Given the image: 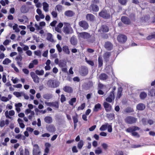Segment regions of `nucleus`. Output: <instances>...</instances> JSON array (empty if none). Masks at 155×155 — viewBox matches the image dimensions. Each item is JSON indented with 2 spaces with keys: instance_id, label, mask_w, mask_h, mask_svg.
I'll return each mask as SVG.
<instances>
[{
  "instance_id": "4",
  "label": "nucleus",
  "mask_w": 155,
  "mask_h": 155,
  "mask_svg": "<svg viewBox=\"0 0 155 155\" xmlns=\"http://www.w3.org/2000/svg\"><path fill=\"white\" fill-rule=\"evenodd\" d=\"M58 66L61 68L62 72L68 73L67 62L63 60H60L59 61Z\"/></svg>"
},
{
  "instance_id": "1",
  "label": "nucleus",
  "mask_w": 155,
  "mask_h": 155,
  "mask_svg": "<svg viewBox=\"0 0 155 155\" xmlns=\"http://www.w3.org/2000/svg\"><path fill=\"white\" fill-rule=\"evenodd\" d=\"M140 130V127L136 126H133L127 129L126 131L128 133H131L133 136L139 137L140 136L139 134L135 131Z\"/></svg>"
},
{
  "instance_id": "30",
  "label": "nucleus",
  "mask_w": 155,
  "mask_h": 155,
  "mask_svg": "<svg viewBox=\"0 0 155 155\" xmlns=\"http://www.w3.org/2000/svg\"><path fill=\"white\" fill-rule=\"evenodd\" d=\"M71 43L73 45H75L77 44V39L74 37H71L70 39Z\"/></svg>"
},
{
  "instance_id": "10",
  "label": "nucleus",
  "mask_w": 155,
  "mask_h": 155,
  "mask_svg": "<svg viewBox=\"0 0 155 155\" xmlns=\"http://www.w3.org/2000/svg\"><path fill=\"white\" fill-rule=\"evenodd\" d=\"M79 36L80 38L84 39H88L91 37V35L90 34L85 32L79 33Z\"/></svg>"
},
{
  "instance_id": "23",
  "label": "nucleus",
  "mask_w": 155,
  "mask_h": 155,
  "mask_svg": "<svg viewBox=\"0 0 155 155\" xmlns=\"http://www.w3.org/2000/svg\"><path fill=\"white\" fill-rule=\"evenodd\" d=\"M145 108V106L144 104L142 103H140L137 105V109L139 110H143Z\"/></svg>"
},
{
  "instance_id": "24",
  "label": "nucleus",
  "mask_w": 155,
  "mask_h": 155,
  "mask_svg": "<svg viewBox=\"0 0 155 155\" xmlns=\"http://www.w3.org/2000/svg\"><path fill=\"white\" fill-rule=\"evenodd\" d=\"M101 104L99 103H97L94 106V107L93 109V111L94 112H97L99 110H101Z\"/></svg>"
},
{
  "instance_id": "27",
  "label": "nucleus",
  "mask_w": 155,
  "mask_h": 155,
  "mask_svg": "<svg viewBox=\"0 0 155 155\" xmlns=\"http://www.w3.org/2000/svg\"><path fill=\"white\" fill-rule=\"evenodd\" d=\"M64 15L67 17H71L74 15V13L72 11L68 10L65 12Z\"/></svg>"
},
{
  "instance_id": "17",
  "label": "nucleus",
  "mask_w": 155,
  "mask_h": 155,
  "mask_svg": "<svg viewBox=\"0 0 155 155\" xmlns=\"http://www.w3.org/2000/svg\"><path fill=\"white\" fill-rule=\"evenodd\" d=\"M30 75L32 78L33 79L35 83H39V78L37 75L35 74L34 72H31L30 73Z\"/></svg>"
},
{
  "instance_id": "51",
  "label": "nucleus",
  "mask_w": 155,
  "mask_h": 155,
  "mask_svg": "<svg viewBox=\"0 0 155 155\" xmlns=\"http://www.w3.org/2000/svg\"><path fill=\"white\" fill-rule=\"evenodd\" d=\"M85 107V104L83 103L80 106H79L78 108V110H83Z\"/></svg>"
},
{
  "instance_id": "5",
  "label": "nucleus",
  "mask_w": 155,
  "mask_h": 155,
  "mask_svg": "<svg viewBox=\"0 0 155 155\" xmlns=\"http://www.w3.org/2000/svg\"><path fill=\"white\" fill-rule=\"evenodd\" d=\"M137 120V118L131 116H127L124 119V121L126 123L130 124L135 123Z\"/></svg>"
},
{
  "instance_id": "58",
  "label": "nucleus",
  "mask_w": 155,
  "mask_h": 155,
  "mask_svg": "<svg viewBox=\"0 0 155 155\" xmlns=\"http://www.w3.org/2000/svg\"><path fill=\"white\" fill-rule=\"evenodd\" d=\"M93 83L92 81H89L87 84V85L88 88H90L93 86Z\"/></svg>"
},
{
  "instance_id": "9",
  "label": "nucleus",
  "mask_w": 155,
  "mask_h": 155,
  "mask_svg": "<svg viewBox=\"0 0 155 155\" xmlns=\"http://www.w3.org/2000/svg\"><path fill=\"white\" fill-rule=\"evenodd\" d=\"M86 18L88 21L94 22L95 21L96 17L93 15L91 13H88L86 15Z\"/></svg>"
},
{
  "instance_id": "19",
  "label": "nucleus",
  "mask_w": 155,
  "mask_h": 155,
  "mask_svg": "<svg viewBox=\"0 0 155 155\" xmlns=\"http://www.w3.org/2000/svg\"><path fill=\"white\" fill-rule=\"evenodd\" d=\"M111 55V52H106L103 54V57L105 61L106 62H108L109 60V58Z\"/></svg>"
},
{
  "instance_id": "36",
  "label": "nucleus",
  "mask_w": 155,
  "mask_h": 155,
  "mask_svg": "<svg viewBox=\"0 0 155 155\" xmlns=\"http://www.w3.org/2000/svg\"><path fill=\"white\" fill-rule=\"evenodd\" d=\"M146 39L147 40H150L152 39H155V32L152 33L150 35L147 36L146 38Z\"/></svg>"
},
{
  "instance_id": "42",
  "label": "nucleus",
  "mask_w": 155,
  "mask_h": 155,
  "mask_svg": "<svg viewBox=\"0 0 155 155\" xmlns=\"http://www.w3.org/2000/svg\"><path fill=\"white\" fill-rule=\"evenodd\" d=\"M149 95L152 97L155 96V88H153L150 91Z\"/></svg>"
},
{
  "instance_id": "6",
  "label": "nucleus",
  "mask_w": 155,
  "mask_h": 155,
  "mask_svg": "<svg viewBox=\"0 0 155 155\" xmlns=\"http://www.w3.org/2000/svg\"><path fill=\"white\" fill-rule=\"evenodd\" d=\"M117 39L119 43H124L126 41L127 37L126 35H124L119 34L117 36Z\"/></svg>"
},
{
  "instance_id": "15",
  "label": "nucleus",
  "mask_w": 155,
  "mask_h": 155,
  "mask_svg": "<svg viewBox=\"0 0 155 155\" xmlns=\"http://www.w3.org/2000/svg\"><path fill=\"white\" fill-rule=\"evenodd\" d=\"M89 8L93 12H97L99 9L98 6L94 4H91Z\"/></svg>"
},
{
  "instance_id": "57",
  "label": "nucleus",
  "mask_w": 155,
  "mask_h": 155,
  "mask_svg": "<svg viewBox=\"0 0 155 155\" xmlns=\"http://www.w3.org/2000/svg\"><path fill=\"white\" fill-rule=\"evenodd\" d=\"M56 48L59 52L60 53L62 51V48L60 46V45L58 44L56 45Z\"/></svg>"
},
{
  "instance_id": "64",
  "label": "nucleus",
  "mask_w": 155,
  "mask_h": 155,
  "mask_svg": "<svg viewBox=\"0 0 155 155\" xmlns=\"http://www.w3.org/2000/svg\"><path fill=\"white\" fill-rule=\"evenodd\" d=\"M57 23V21L56 20H54L50 23V25L52 27H54L55 26Z\"/></svg>"
},
{
  "instance_id": "26",
  "label": "nucleus",
  "mask_w": 155,
  "mask_h": 155,
  "mask_svg": "<svg viewBox=\"0 0 155 155\" xmlns=\"http://www.w3.org/2000/svg\"><path fill=\"white\" fill-rule=\"evenodd\" d=\"M100 79L102 81L105 80L108 78V75L105 73H102L99 76Z\"/></svg>"
},
{
  "instance_id": "54",
  "label": "nucleus",
  "mask_w": 155,
  "mask_h": 155,
  "mask_svg": "<svg viewBox=\"0 0 155 155\" xmlns=\"http://www.w3.org/2000/svg\"><path fill=\"white\" fill-rule=\"evenodd\" d=\"M101 146L103 149L105 150H107L108 147V145L107 144L105 143H102L101 144Z\"/></svg>"
},
{
  "instance_id": "29",
  "label": "nucleus",
  "mask_w": 155,
  "mask_h": 155,
  "mask_svg": "<svg viewBox=\"0 0 155 155\" xmlns=\"http://www.w3.org/2000/svg\"><path fill=\"white\" fill-rule=\"evenodd\" d=\"M44 120L46 123L50 124L52 122V119L50 116H46L44 118Z\"/></svg>"
},
{
  "instance_id": "33",
  "label": "nucleus",
  "mask_w": 155,
  "mask_h": 155,
  "mask_svg": "<svg viewBox=\"0 0 155 155\" xmlns=\"http://www.w3.org/2000/svg\"><path fill=\"white\" fill-rule=\"evenodd\" d=\"M122 88L120 87L118 88L117 98L119 99L122 95Z\"/></svg>"
},
{
  "instance_id": "44",
  "label": "nucleus",
  "mask_w": 155,
  "mask_h": 155,
  "mask_svg": "<svg viewBox=\"0 0 155 155\" xmlns=\"http://www.w3.org/2000/svg\"><path fill=\"white\" fill-rule=\"evenodd\" d=\"M76 101V98L75 97H73L71 98L69 101V104L71 106L73 105L74 103Z\"/></svg>"
},
{
  "instance_id": "13",
  "label": "nucleus",
  "mask_w": 155,
  "mask_h": 155,
  "mask_svg": "<svg viewBox=\"0 0 155 155\" xmlns=\"http://www.w3.org/2000/svg\"><path fill=\"white\" fill-rule=\"evenodd\" d=\"M121 20L122 22L125 25H130L131 23L130 19L126 16H122Z\"/></svg>"
},
{
  "instance_id": "48",
  "label": "nucleus",
  "mask_w": 155,
  "mask_h": 155,
  "mask_svg": "<svg viewBox=\"0 0 155 155\" xmlns=\"http://www.w3.org/2000/svg\"><path fill=\"white\" fill-rule=\"evenodd\" d=\"M11 62V60L8 58H5L2 62L4 64H7Z\"/></svg>"
},
{
  "instance_id": "20",
  "label": "nucleus",
  "mask_w": 155,
  "mask_h": 155,
  "mask_svg": "<svg viewBox=\"0 0 155 155\" xmlns=\"http://www.w3.org/2000/svg\"><path fill=\"white\" fill-rule=\"evenodd\" d=\"M46 128L48 131L50 132H54L55 131V128L53 124L47 125Z\"/></svg>"
},
{
  "instance_id": "46",
  "label": "nucleus",
  "mask_w": 155,
  "mask_h": 155,
  "mask_svg": "<svg viewBox=\"0 0 155 155\" xmlns=\"http://www.w3.org/2000/svg\"><path fill=\"white\" fill-rule=\"evenodd\" d=\"M18 25L16 24H15V25L13 27V29L15 30L16 32H18L20 31L18 27Z\"/></svg>"
},
{
  "instance_id": "18",
  "label": "nucleus",
  "mask_w": 155,
  "mask_h": 155,
  "mask_svg": "<svg viewBox=\"0 0 155 155\" xmlns=\"http://www.w3.org/2000/svg\"><path fill=\"white\" fill-rule=\"evenodd\" d=\"M81 74L82 76L86 75L88 73V70L87 69L84 67H81L80 71Z\"/></svg>"
},
{
  "instance_id": "21",
  "label": "nucleus",
  "mask_w": 155,
  "mask_h": 155,
  "mask_svg": "<svg viewBox=\"0 0 155 155\" xmlns=\"http://www.w3.org/2000/svg\"><path fill=\"white\" fill-rule=\"evenodd\" d=\"M78 115L77 113L75 114V115L72 116V119L73 120L74 128L75 129L77 126V123L78 121Z\"/></svg>"
},
{
  "instance_id": "55",
  "label": "nucleus",
  "mask_w": 155,
  "mask_h": 155,
  "mask_svg": "<svg viewBox=\"0 0 155 155\" xmlns=\"http://www.w3.org/2000/svg\"><path fill=\"white\" fill-rule=\"evenodd\" d=\"M62 6L60 5H57L55 7L56 8L58 11H60L62 9Z\"/></svg>"
},
{
  "instance_id": "37",
  "label": "nucleus",
  "mask_w": 155,
  "mask_h": 155,
  "mask_svg": "<svg viewBox=\"0 0 155 155\" xmlns=\"http://www.w3.org/2000/svg\"><path fill=\"white\" fill-rule=\"evenodd\" d=\"M21 10L22 13H25L27 12L28 10L27 9L26 6L25 5L22 6L21 8Z\"/></svg>"
},
{
  "instance_id": "31",
  "label": "nucleus",
  "mask_w": 155,
  "mask_h": 155,
  "mask_svg": "<svg viewBox=\"0 0 155 155\" xmlns=\"http://www.w3.org/2000/svg\"><path fill=\"white\" fill-rule=\"evenodd\" d=\"M94 152L97 155L103 153L101 148L100 147H97V149L94 150Z\"/></svg>"
},
{
  "instance_id": "22",
  "label": "nucleus",
  "mask_w": 155,
  "mask_h": 155,
  "mask_svg": "<svg viewBox=\"0 0 155 155\" xmlns=\"http://www.w3.org/2000/svg\"><path fill=\"white\" fill-rule=\"evenodd\" d=\"M63 90L65 92L70 94L72 93L73 91L72 88L69 86H65L63 87Z\"/></svg>"
},
{
  "instance_id": "7",
  "label": "nucleus",
  "mask_w": 155,
  "mask_h": 155,
  "mask_svg": "<svg viewBox=\"0 0 155 155\" xmlns=\"http://www.w3.org/2000/svg\"><path fill=\"white\" fill-rule=\"evenodd\" d=\"M45 104L48 106L52 107L56 109L59 108V102L57 101L50 102H45Z\"/></svg>"
},
{
  "instance_id": "34",
  "label": "nucleus",
  "mask_w": 155,
  "mask_h": 155,
  "mask_svg": "<svg viewBox=\"0 0 155 155\" xmlns=\"http://www.w3.org/2000/svg\"><path fill=\"white\" fill-rule=\"evenodd\" d=\"M47 39L48 40L51 42H54V40L52 38V35L51 33H48V34Z\"/></svg>"
},
{
  "instance_id": "52",
  "label": "nucleus",
  "mask_w": 155,
  "mask_h": 155,
  "mask_svg": "<svg viewBox=\"0 0 155 155\" xmlns=\"http://www.w3.org/2000/svg\"><path fill=\"white\" fill-rule=\"evenodd\" d=\"M66 101V98L64 95L62 94L61 95L60 101L61 103H63Z\"/></svg>"
},
{
  "instance_id": "14",
  "label": "nucleus",
  "mask_w": 155,
  "mask_h": 155,
  "mask_svg": "<svg viewBox=\"0 0 155 155\" xmlns=\"http://www.w3.org/2000/svg\"><path fill=\"white\" fill-rule=\"evenodd\" d=\"M103 106L105 111L107 112H109L112 110V107L110 104L106 102H104Z\"/></svg>"
},
{
  "instance_id": "62",
  "label": "nucleus",
  "mask_w": 155,
  "mask_h": 155,
  "mask_svg": "<svg viewBox=\"0 0 155 155\" xmlns=\"http://www.w3.org/2000/svg\"><path fill=\"white\" fill-rule=\"evenodd\" d=\"M14 94L16 97H19L21 96V94L18 92H15L14 93Z\"/></svg>"
},
{
  "instance_id": "47",
  "label": "nucleus",
  "mask_w": 155,
  "mask_h": 155,
  "mask_svg": "<svg viewBox=\"0 0 155 155\" xmlns=\"http://www.w3.org/2000/svg\"><path fill=\"white\" fill-rule=\"evenodd\" d=\"M86 61L89 64L91 65V66H93L94 65V62L93 61L91 60H88L87 58H85Z\"/></svg>"
},
{
  "instance_id": "41",
  "label": "nucleus",
  "mask_w": 155,
  "mask_h": 155,
  "mask_svg": "<svg viewBox=\"0 0 155 155\" xmlns=\"http://www.w3.org/2000/svg\"><path fill=\"white\" fill-rule=\"evenodd\" d=\"M83 145H84L83 141L82 140H81L78 143V147L79 149L81 150L82 148Z\"/></svg>"
},
{
  "instance_id": "11",
  "label": "nucleus",
  "mask_w": 155,
  "mask_h": 155,
  "mask_svg": "<svg viewBox=\"0 0 155 155\" xmlns=\"http://www.w3.org/2000/svg\"><path fill=\"white\" fill-rule=\"evenodd\" d=\"M114 99V91H112L110 93L108 97L106 98V101L109 103H111Z\"/></svg>"
},
{
  "instance_id": "39",
  "label": "nucleus",
  "mask_w": 155,
  "mask_h": 155,
  "mask_svg": "<svg viewBox=\"0 0 155 155\" xmlns=\"http://www.w3.org/2000/svg\"><path fill=\"white\" fill-rule=\"evenodd\" d=\"M63 51L67 54H69L70 53V51L68 48L67 46H64L62 48Z\"/></svg>"
},
{
  "instance_id": "2",
  "label": "nucleus",
  "mask_w": 155,
  "mask_h": 155,
  "mask_svg": "<svg viewBox=\"0 0 155 155\" xmlns=\"http://www.w3.org/2000/svg\"><path fill=\"white\" fill-rule=\"evenodd\" d=\"M59 82L56 80L50 79L47 82L48 86L51 88H56L59 86Z\"/></svg>"
},
{
  "instance_id": "35",
  "label": "nucleus",
  "mask_w": 155,
  "mask_h": 155,
  "mask_svg": "<svg viewBox=\"0 0 155 155\" xmlns=\"http://www.w3.org/2000/svg\"><path fill=\"white\" fill-rule=\"evenodd\" d=\"M43 9L46 12L48 11V8L49 7L48 4L46 2H44L43 3Z\"/></svg>"
},
{
  "instance_id": "32",
  "label": "nucleus",
  "mask_w": 155,
  "mask_h": 155,
  "mask_svg": "<svg viewBox=\"0 0 155 155\" xmlns=\"http://www.w3.org/2000/svg\"><path fill=\"white\" fill-rule=\"evenodd\" d=\"M147 94L146 93L144 92H140L139 96L140 99L143 100L147 97Z\"/></svg>"
},
{
  "instance_id": "25",
  "label": "nucleus",
  "mask_w": 155,
  "mask_h": 155,
  "mask_svg": "<svg viewBox=\"0 0 155 155\" xmlns=\"http://www.w3.org/2000/svg\"><path fill=\"white\" fill-rule=\"evenodd\" d=\"M101 31L103 32H107L109 31L108 27L106 25H103L101 26Z\"/></svg>"
},
{
  "instance_id": "50",
  "label": "nucleus",
  "mask_w": 155,
  "mask_h": 155,
  "mask_svg": "<svg viewBox=\"0 0 155 155\" xmlns=\"http://www.w3.org/2000/svg\"><path fill=\"white\" fill-rule=\"evenodd\" d=\"M64 31L66 34H68L70 33L69 29L68 27L67 26H64L63 28Z\"/></svg>"
},
{
  "instance_id": "49",
  "label": "nucleus",
  "mask_w": 155,
  "mask_h": 155,
  "mask_svg": "<svg viewBox=\"0 0 155 155\" xmlns=\"http://www.w3.org/2000/svg\"><path fill=\"white\" fill-rule=\"evenodd\" d=\"M52 97L51 94H45L43 95V97L46 99H51Z\"/></svg>"
},
{
  "instance_id": "45",
  "label": "nucleus",
  "mask_w": 155,
  "mask_h": 155,
  "mask_svg": "<svg viewBox=\"0 0 155 155\" xmlns=\"http://www.w3.org/2000/svg\"><path fill=\"white\" fill-rule=\"evenodd\" d=\"M134 111L133 109L129 107L126 108L124 110V112L127 113H131Z\"/></svg>"
},
{
  "instance_id": "8",
  "label": "nucleus",
  "mask_w": 155,
  "mask_h": 155,
  "mask_svg": "<svg viewBox=\"0 0 155 155\" xmlns=\"http://www.w3.org/2000/svg\"><path fill=\"white\" fill-rule=\"evenodd\" d=\"M78 25L81 27L83 28L84 30H85L87 29L89 27L88 23L84 20H82L79 21Z\"/></svg>"
},
{
  "instance_id": "40",
  "label": "nucleus",
  "mask_w": 155,
  "mask_h": 155,
  "mask_svg": "<svg viewBox=\"0 0 155 155\" xmlns=\"http://www.w3.org/2000/svg\"><path fill=\"white\" fill-rule=\"evenodd\" d=\"M98 67H101L103 66V60L102 57H99L98 58Z\"/></svg>"
},
{
  "instance_id": "38",
  "label": "nucleus",
  "mask_w": 155,
  "mask_h": 155,
  "mask_svg": "<svg viewBox=\"0 0 155 155\" xmlns=\"http://www.w3.org/2000/svg\"><path fill=\"white\" fill-rule=\"evenodd\" d=\"M108 125V123H106L105 124L102 125L100 128V130L101 131L105 130L107 128Z\"/></svg>"
},
{
  "instance_id": "60",
  "label": "nucleus",
  "mask_w": 155,
  "mask_h": 155,
  "mask_svg": "<svg viewBox=\"0 0 155 155\" xmlns=\"http://www.w3.org/2000/svg\"><path fill=\"white\" fill-rule=\"evenodd\" d=\"M22 57L20 55L17 57L15 58V60L17 61H21L22 60Z\"/></svg>"
},
{
  "instance_id": "59",
  "label": "nucleus",
  "mask_w": 155,
  "mask_h": 155,
  "mask_svg": "<svg viewBox=\"0 0 155 155\" xmlns=\"http://www.w3.org/2000/svg\"><path fill=\"white\" fill-rule=\"evenodd\" d=\"M1 100L2 101L4 102H7L9 100V99L8 97H2L1 98Z\"/></svg>"
},
{
  "instance_id": "53",
  "label": "nucleus",
  "mask_w": 155,
  "mask_h": 155,
  "mask_svg": "<svg viewBox=\"0 0 155 155\" xmlns=\"http://www.w3.org/2000/svg\"><path fill=\"white\" fill-rule=\"evenodd\" d=\"M118 2L121 5H125L127 3V0H118Z\"/></svg>"
},
{
  "instance_id": "12",
  "label": "nucleus",
  "mask_w": 155,
  "mask_h": 155,
  "mask_svg": "<svg viewBox=\"0 0 155 155\" xmlns=\"http://www.w3.org/2000/svg\"><path fill=\"white\" fill-rule=\"evenodd\" d=\"M113 44L109 41H107L105 42L104 44V48L108 51H111L113 48Z\"/></svg>"
},
{
  "instance_id": "56",
  "label": "nucleus",
  "mask_w": 155,
  "mask_h": 155,
  "mask_svg": "<svg viewBox=\"0 0 155 155\" xmlns=\"http://www.w3.org/2000/svg\"><path fill=\"white\" fill-rule=\"evenodd\" d=\"M51 14L53 18H56L58 16V13L57 12L55 11H52L51 13Z\"/></svg>"
},
{
  "instance_id": "63",
  "label": "nucleus",
  "mask_w": 155,
  "mask_h": 155,
  "mask_svg": "<svg viewBox=\"0 0 155 155\" xmlns=\"http://www.w3.org/2000/svg\"><path fill=\"white\" fill-rule=\"evenodd\" d=\"M108 131L109 132H111L112 131V126L110 125H108L107 126Z\"/></svg>"
},
{
  "instance_id": "16",
  "label": "nucleus",
  "mask_w": 155,
  "mask_h": 155,
  "mask_svg": "<svg viewBox=\"0 0 155 155\" xmlns=\"http://www.w3.org/2000/svg\"><path fill=\"white\" fill-rule=\"evenodd\" d=\"M34 148L33 149V155H40V152L39 151V147L38 145L35 144L34 145Z\"/></svg>"
},
{
  "instance_id": "43",
  "label": "nucleus",
  "mask_w": 155,
  "mask_h": 155,
  "mask_svg": "<svg viewBox=\"0 0 155 155\" xmlns=\"http://www.w3.org/2000/svg\"><path fill=\"white\" fill-rule=\"evenodd\" d=\"M35 73L38 75H42L44 74V71L43 70H41L40 71L36 70L35 71Z\"/></svg>"
},
{
  "instance_id": "3",
  "label": "nucleus",
  "mask_w": 155,
  "mask_h": 155,
  "mask_svg": "<svg viewBox=\"0 0 155 155\" xmlns=\"http://www.w3.org/2000/svg\"><path fill=\"white\" fill-rule=\"evenodd\" d=\"M100 17L104 19H109L110 17V15L109 11L105 9H103L98 13Z\"/></svg>"
},
{
  "instance_id": "61",
  "label": "nucleus",
  "mask_w": 155,
  "mask_h": 155,
  "mask_svg": "<svg viewBox=\"0 0 155 155\" xmlns=\"http://www.w3.org/2000/svg\"><path fill=\"white\" fill-rule=\"evenodd\" d=\"M34 54L35 55L39 56H41V52L39 50L37 51H35L34 52Z\"/></svg>"
},
{
  "instance_id": "28",
  "label": "nucleus",
  "mask_w": 155,
  "mask_h": 155,
  "mask_svg": "<svg viewBox=\"0 0 155 155\" xmlns=\"http://www.w3.org/2000/svg\"><path fill=\"white\" fill-rule=\"evenodd\" d=\"M20 155H29V152L27 149L25 148V151L22 150L20 151Z\"/></svg>"
}]
</instances>
